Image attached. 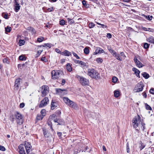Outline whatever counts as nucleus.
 <instances>
[{
  "label": "nucleus",
  "instance_id": "obj_1",
  "mask_svg": "<svg viewBox=\"0 0 154 154\" xmlns=\"http://www.w3.org/2000/svg\"><path fill=\"white\" fill-rule=\"evenodd\" d=\"M132 125L135 128L138 127L140 130L143 131L145 129V124L143 123L139 115L135 116L132 120Z\"/></svg>",
  "mask_w": 154,
  "mask_h": 154
},
{
  "label": "nucleus",
  "instance_id": "obj_2",
  "mask_svg": "<svg viewBox=\"0 0 154 154\" xmlns=\"http://www.w3.org/2000/svg\"><path fill=\"white\" fill-rule=\"evenodd\" d=\"M24 147L27 154H29V153L32 150V146L30 143L28 142H25L24 145L21 144L19 146V152L20 154H26L24 149Z\"/></svg>",
  "mask_w": 154,
  "mask_h": 154
},
{
  "label": "nucleus",
  "instance_id": "obj_3",
  "mask_svg": "<svg viewBox=\"0 0 154 154\" xmlns=\"http://www.w3.org/2000/svg\"><path fill=\"white\" fill-rule=\"evenodd\" d=\"M13 121H15L17 124L21 125L23 122V117L22 115L18 112H15L13 116Z\"/></svg>",
  "mask_w": 154,
  "mask_h": 154
},
{
  "label": "nucleus",
  "instance_id": "obj_4",
  "mask_svg": "<svg viewBox=\"0 0 154 154\" xmlns=\"http://www.w3.org/2000/svg\"><path fill=\"white\" fill-rule=\"evenodd\" d=\"M88 75L92 78L94 79H100L99 74L97 71L94 69H88Z\"/></svg>",
  "mask_w": 154,
  "mask_h": 154
},
{
  "label": "nucleus",
  "instance_id": "obj_5",
  "mask_svg": "<svg viewBox=\"0 0 154 154\" xmlns=\"http://www.w3.org/2000/svg\"><path fill=\"white\" fill-rule=\"evenodd\" d=\"M63 101L68 106L72 107L74 109H77L78 107L77 104L72 101L70 100L68 97H63Z\"/></svg>",
  "mask_w": 154,
  "mask_h": 154
},
{
  "label": "nucleus",
  "instance_id": "obj_6",
  "mask_svg": "<svg viewBox=\"0 0 154 154\" xmlns=\"http://www.w3.org/2000/svg\"><path fill=\"white\" fill-rule=\"evenodd\" d=\"M77 77L79 80L80 83L83 86L88 85L89 84V82L88 79L79 75H77Z\"/></svg>",
  "mask_w": 154,
  "mask_h": 154
},
{
  "label": "nucleus",
  "instance_id": "obj_7",
  "mask_svg": "<svg viewBox=\"0 0 154 154\" xmlns=\"http://www.w3.org/2000/svg\"><path fill=\"white\" fill-rule=\"evenodd\" d=\"M143 84L141 82H139L135 87L134 91L135 92L142 91L143 90Z\"/></svg>",
  "mask_w": 154,
  "mask_h": 154
},
{
  "label": "nucleus",
  "instance_id": "obj_8",
  "mask_svg": "<svg viewBox=\"0 0 154 154\" xmlns=\"http://www.w3.org/2000/svg\"><path fill=\"white\" fill-rule=\"evenodd\" d=\"M49 91V87L46 85H44L42 86V91H41V96L42 97L46 96Z\"/></svg>",
  "mask_w": 154,
  "mask_h": 154
},
{
  "label": "nucleus",
  "instance_id": "obj_9",
  "mask_svg": "<svg viewBox=\"0 0 154 154\" xmlns=\"http://www.w3.org/2000/svg\"><path fill=\"white\" fill-rule=\"evenodd\" d=\"M51 78L53 79H58L60 77L59 71L54 70L51 72Z\"/></svg>",
  "mask_w": 154,
  "mask_h": 154
},
{
  "label": "nucleus",
  "instance_id": "obj_10",
  "mask_svg": "<svg viewBox=\"0 0 154 154\" xmlns=\"http://www.w3.org/2000/svg\"><path fill=\"white\" fill-rule=\"evenodd\" d=\"M49 103V99L47 97H45L39 105L40 108H42L46 106Z\"/></svg>",
  "mask_w": 154,
  "mask_h": 154
},
{
  "label": "nucleus",
  "instance_id": "obj_11",
  "mask_svg": "<svg viewBox=\"0 0 154 154\" xmlns=\"http://www.w3.org/2000/svg\"><path fill=\"white\" fill-rule=\"evenodd\" d=\"M56 94L60 95H63L67 94V91L65 90H62L60 88L56 89Z\"/></svg>",
  "mask_w": 154,
  "mask_h": 154
},
{
  "label": "nucleus",
  "instance_id": "obj_12",
  "mask_svg": "<svg viewBox=\"0 0 154 154\" xmlns=\"http://www.w3.org/2000/svg\"><path fill=\"white\" fill-rule=\"evenodd\" d=\"M134 60L137 66L139 68H141L143 66V64L139 61L136 57H135Z\"/></svg>",
  "mask_w": 154,
  "mask_h": 154
},
{
  "label": "nucleus",
  "instance_id": "obj_13",
  "mask_svg": "<svg viewBox=\"0 0 154 154\" xmlns=\"http://www.w3.org/2000/svg\"><path fill=\"white\" fill-rule=\"evenodd\" d=\"M21 81V79H17L15 81L14 86L15 87L17 88V89H18L19 87V85H20Z\"/></svg>",
  "mask_w": 154,
  "mask_h": 154
},
{
  "label": "nucleus",
  "instance_id": "obj_14",
  "mask_svg": "<svg viewBox=\"0 0 154 154\" xmlns=\"http://www.w3.org/2000/svg\"><path fill=\"white\" fill-rule=\"evenodd\" d=\"M132 70L134 72V74L137 76L140 77L139 76V74L140 73V71L139 70L135 68H132Z\"/></svg>",
  "mask_w": 154,
  "mask_h": 154
},
{
  "label": "nucleus",
  "instance_id": "obj_15",
  "mask_svg": "<svg viewBox=\"0 0 154 154\" xmlns=\"http://www.w3.org/2000/svg\"><path fill=\"white\" fill-rule=\"evenodd\" d=\"M56 116L54 115H53L50 116L49 119L51 120V121L53 120L55 122H57L58 120L57 119H56Z\"/></svg>",
  "mask_w": 154,
  "mask_h": 154
},
{
  "label": "nucleus",
  "instance_id": "obj_16",
  "mask_svg": "<svg viewBox=\"0 0 154 154\" xmlns=\"http://www.w3.org/2000/svg\"><path fill=\"white\" fill-rule=\"evenodd\" d=\"M61 54L65 56H69L71 55V53L67 50H65L61 53Z\"/></svg>",
  "mask_w": 154,
  "mask_h": 154
},
{
  "label": "nucleus",
  "instance_id": "obj_17",
  "mask_svg": "<svg viewBox=\"0 0 154 154\" xmlns=\"http://www.w3.org/2000/svg\"><path fill=\"white\" fill-rule=\"evenodd\" d=\"M14 10L16 12H17L20 9V6L18 3L15 1V5Z\"/></svg>",
  "mask_w": 154,
  "mask_h": 154
},
{
  "label": "nucleus",
  "instance_id": "obj_18",
  "mask_svg": "<svg viewBox=\"0 0 154 154\" xmlns=\"http://www.w3.org/2000/svg\"><path fill=\"white\" fill-rule=\"evenodd\" d=\"M147 41L150 43L154 44V38L153 37L151 36L146 39Z\"/></svg>",
  "mask_w": 154,
  "mask_h": 154
},
{
  "label": "nucleus",
  "instance_id": "obj_19",
  "mask_svg": "<svg viewBox=\"0 0 154 154\" xmlns=\"http://www.w3.org/2000/svg\"><path fill=\"white\" fill-rule=\"evenodd\" d=\"M27 30H29L30 32H31L33 34H35V30L32 27H29L27 28Z\"/></svg>",
  "mask_w": 154,
  "mask_h": 154
},
{
  "label": "nucleus",
  "instance_id": "obj_20",
  "mask_svg": "<svg viewBox=\"0 0 154 154\" xmlns=\"http://www.w3.org/2000/svg\"><path fill=\"white\" fill-rule=\"evenodd\" d=\"M114 96L116 97H118L120 95V92L119 91L116 90L114 92Z\"/></svg>",
  "mask_w": 154,
  "mask_h": 154
},
{
  "label": "nucleus",
  "instance_id": "obj_21",
  "mask_svg": "<svg viewBox=\"0 0 154 154\" xmlns=\"http://www.w3.org/2000/svg\"><path fill=\"white\" fill-rule=\"evenodd\" d=\"M96 51L98 52V53H103L104 52V51L103 49L98 47L96 48Z\"/></svg>",
  "mask_w": 154,
  "mask_h": 154
},
{
  "label": "nucleus",
  "instance_id": "obj_22",
  "mask_svg": "<svg viewBox=\"0 0 154 154\" xmlns=\"http://www.w3.org/2000/svg\"><path fill=\"white\" fill-rule=\"evenodd\" d=\"M114 57L116 58V59L120 61H122V57H121L120 56L119 54H117L116 53L113 56Z\"/></svg>",
  "mask_w": 154,
  "mask_h": 154
},
{
  "label": "nucleus",
  "instance_id": "obj_23",
  "mask_svg": "<svg viewBox=\"0 0 154 154\" xmlns=\"http://www.w3.org/2000/svg\"><path fill=\"white\" fill-rule=\"evenodd\" d=\"M66 68L67 70L71 72L72 70V68L69 63H68L66 65Z\"/></svg>",
  "mask_w": 154,
  "mask_h": 154
},
{
  "label": "nucleus",
  "instance_id": "obj_24",
  "mask_svg": "<svg viewBox=\"0 0 154 154\" xmlns=\"http://www.w3.org/2000/svg\"><path fill=\"white\" fill-rule=\"evenodd\" d=\"M56 103L53 102V101H52L51 104V109L52 110L54 109L56 107H57V106L56 105Z\"/></svg>",
  "mask_w": 154,
  "mask_h": 154
},
{
  "label": "nucleus",
  "instance_id": "obj_25",
  "mask_svg": "<svg viewBox=\"0 0 154 154\" xmlns=\"http://www.w3.org/2000/svg\"><path fill=\"white\" fill-rule=\"evenodd\" d=\"M82 4L85 7L88 8L89 7V4H87L85 0L82 1Z\"/></svg>",
  "mask_w": 154,
  "mask_h": 154
},
{
  "label": "nucleus",
  "instance_id": "obj_26",
  "mask_svg": "<svg viewBox=\"0 0 154 154\" xmlns=\"http://www.w3.org/2000/svg\"><path fill=\"white\" fill-rule=\"evenodd\" d=\"M143 76L146 79H147L149 77V75L147 73L144 72L142 74Z\"/></svg>",
  "mask_w": 154,
  "mask_h": 154
},
{
  "label": "nucleus",
  "instance_id": "obj_27",
  "mask_svg": "<svg viewBox=\"0 0 154 154\" xmlns=\"http://www.w3.org/2000/svg\"><path fill=\"white\" fill-rule=\"evenodd\" d=\"M79 64L81 65L82 67L86 66V67H87L88 66L86 63H85L82 61H80L79 62Z\"/></svg>",
  "mask_w": 154,
  "mask_h": 154
},
{
  "label": "nucleus",
  "instance_id": "obj_28",
  "mask_svg": "<svg viewBox=\"0 0 154 154\" xmlns=\"http://www.w3.org/2000/svg\"><path fill=\"white\" fill-rule=\"evenodd\" d=\"M84 53L86 54H88L89 53V48L87 47H86L84 48Z\"/></svg>",
  "mask_w": 154,
  "mask_h": 154
},
{
  "label": "nucleus",
  "instance_id": "obj_29",
  "mask_svg": "<svg viewBox=\"0 0 154 154\" xmlns=\"http://www.w3.org/2000/svg\"><path fill=\"white\" fill-rule=\"evenodd\" d=\"M25 41L24 40L20 39L19 40V44L20 46H22L25 44Z\"/></svg>",
  "mask_w": 154,
  "mask_h": 154
},
{
  "label": "nucleus",
  "instance_id": "obj_30",
  "mask_svg": "<svg viewBox=\"0 0 154 154\" xmlns=\"http://www.w3.org/2000/svg\"><path fill=\"white\" fill-rule=\"evenodd\" d=\"M44 116L42 115H38L37 116L36 119L37 120H40L42 119Z\"/></svg>",
  "mask_w": 154,
  "mask_h": 154
},
{
  "label": "nucleus",
  "instance_id": "obj_31",
  "mask_svg": "<svg viewBox=\"0 0 154 154\" xmlns=\"http://www.w3.org/2000/svg\"><path fill=\"white\" fill-rule=\"evenodd\" d=\"M44 38V37H43L38 38L37 39V41L39 42H41L43 40Z\"/></svg>",
  "mask_w": 154,
  "mask_h": 154
},
{
  "label": "nucleus",
  "instance_id": "obj_32",
  "mask_svg": "<svg viewBox=\"0 0 154 154\" xmlns=\"http://www.w3.org/2000/svg\"><path fill=\"white\" fill-rule=\"evenodd\" d=\"M60 24L61 25L63 26L65 25V21L63 20H62L60 21Z\"/></svg>",
  "mask_w": 154,
  "mask_h": 154
},
{
  "label": "nucleus",
  "instance_id": "obj_33",
  "mask_svg": "<svg viewBox=\"0 0 154 154\" xmlns=\"http://www.w3.org/2000/svg\"><path fill=\"white\" fill-rule=\"evenodd\" d=\"M42 115L44 116L46 114V111L45 109H42L41 111Z\"/></svg>",
  "mask_w": 154,
  "mask_h": 154
},
{
  "label": "nucleus",
  "instance_id": "obj_34",
  "mask_svg": "<svg viewBox=\"0 0 154 154\" xmlns=\"http://www.w3.org/2000/svg\"><path fill=\"white\" fill-rule=\"evenodd\" d=\"M19 59L20 60H26V58L23 55H21L19 56Z\"/></svg>",
  "mask_w": 154,
  "mask_h": 154
},
{
  "label": "nucleus",
  "instance_id": "obj_35",
  "mask_svg": "<svg viewBox=\"0 0 154 154\" xmlns=\"http://www.w3.org/2000/svg\"><path fill=\"white\" fill-rule=\"evenodd\" d=\"M126 150L127 153H129L130 152V149L129 147V143H127L126 144Z\"/></svg>",
  "mask_w": 154,
  "mask_h": 154
},
{
  "label": "nucleus",
  "instance_id": "obj_36",
  "mask_svg": "<svg viewBox=\"0 0 154 154\" xmlns=\"http://www.w3.org/2000/svg\"><path fill=\"white\" fill-rule=\"evenodd\" d=\"M88 26L90 28H91L94 26L95 24L91 22L89 23Z\"/></svg>",
  "mask_w": 154,
  "mask_h": 154
},
{
  "label": "nucleus",
  "instance_id": "obj_37",
  "mask_svg": "<svg viewBox=\"0 0 154 154\" xmlns=\"http://www.w3.org/2000/svg\"><path fill=\"white\" fill-rule=\"evenodd\" d=\"M118 81V79L116 77H113L112 79V81L113 82L116 83Z\"/></svg>",
  "mask_w": 154,
  "mask_h": 154
},
{
  "label": "nucleus",
  "instance_id": "obj_38",
  "mask_svg": "<svg viewBox=\"0 0 154 154\" xmlns=\"http://www.w3.org/2000/svg\"><path fill=\"white\" fill-rule=\"evenodd\" d=\"M96 61L98 63H101L103 61V60L101 58H98L96 59Z\"/></svg>",
  "mask_w": 154,
  "mask_h": 154
},
{
  "label": "nucleus",
  "instance_id": "obj_39",
  "mask_svg": "<svg viewBox=\"0 0 154 154\" xmlns=\"http://www.w3.org/2000/svg\"><path fill=\"white\" fill-rule=\"evenodd\" d=\"M6 32H10L11 30V28L10 27L8 26L5 28Z\"/></svg>",
  "mask_w": 154,
  "mask_h": 154
},
{
  "label": "nucleus",
  "instance_id": "obj_40",
  "mask_svg": "<svg viewBox=\"0 0 154 154\" xmlns=\"http://www.w3.org/2000/svg\"><path fill=\"white\" fill-rule=\"evenodd\" d=\"M67 20L68 22L70 24H72L74 23V21L72 20L69 18H68Z\"/></svg>",
  "mask_w": 154,
  "mask_h": 154
},
{
  "label": "nucleus",
  "instance_id": "obj_41",
  "mask_svg": "<svg viewBox=\"0 0 154 154\" xmlns=\"http://www.w3.org/2000/svg\"><path fill=\"white\" fill-rule=\"evenodd\" d=\"M41 60L42 61H44L45 62H47L48 61L47 59L45 57H42L41 58Z\"/></svg>",
  "mask_w": 154,
  "mask_h": 154
},
{
  "label": "nucleus",
  "instance_id": "obj_42",
  "mask_svg": "<svg viewBox=\"0 0 154 154\" xmlns=\"http://www.w3.org/2000/svg\"><path fill=\"white\" fill-rule=\"evenodd\" d=\"M43 51V50H38L37 54V55H38V56H37V57H38V56L41 54V53Z\"/></svg>",
  "mask_w": 154,
  "mask_h": 154
},
{
  "label": "nucleus",
  "instance_id": "obj_43",
  "mask_svg": "<svg viewBox=\"0 0 154 154\" xmlns=\"http://www.w3.org/2000/svg\"><path fill=\"white\" fill-rule=\"evenodd\" d=\"M3 62L4 63H9V61L8 60V59L6 58L4 59L3 60Z\"/></svg>",
  "mask_w": 154,
  "mask_h": 154
},
{
  "label": "nucleus",
  "instance_id": "obj_44",
  "mask_svg": "<svg viewBox=\"0 0 154 154\" xmlns=\"http://www.w3.org/2000/svg\"><path fill=\"white\" fill-rule=\"evenodd\" d=\"M72 54L77 59H79L80 57L78 56V55L75 53L73 52H72Z\"/></svg>",
  "mask_w": 154,
  "mask_h": 154
},
{
  "label": "nucleus",
  "instance_id": "obj_45",
  "mask_svg": "<svg viewBox=\"0 0 154 154\" xmlns=\"http://www.w3.org/2000/svg\"><path fill=\"white\" fill-rule=\"evenodd\" d=\"M152 16H148L146 17V18L147 20H152Z\"/></svg>",
  "mask_w": 154,
  "mask_h": 154
},
{
  "label": "nucleus",
  "instance_id": "obj_46",
  "mask_svg": "<svg viewBox=\"0 0 154 154\" xmlns=\"http://www.w3.org/2000/svg\"><path fill=\"white\" fill-rule=\"evenodd\" d=\"M149 45L147 43H145L144 45V47L146 49L149 47Z\"/></svg>",
  "mask_w": 154,
  "mask_h": 154
},
{
  "label": "nucleus",
  "instance_id": "obj_47",
  "mask_svg": "<svg viewBox=\"0 0 154 154\" xmlns=\"http://www.w3.org/2000/svg\"><path fill=\"white\" fill-rule=\"evenodd\" d=\"M0 150L5 151V148L4 146L0 145Z\"/></svg>",
  "mask_w": 154,
  "mask_h": 154
},
{
  "label": "nucleus",
  "instance_id": "obj_48",
  "mask_svg": "<svg viewBox=\"0 0 154 154\" xmlns=\"http://www.w3.org/2000/svg\"><path fill=\"white\" fill-rule=\"evenodd\" d=\"M140 144L141 146H140V150H141L145 147V146L143 145V143L141 142Z\"/></svg>",
  "mask_w": 154,
  "mask_h": 154
},
{
  "label": "nucleus",
  "instance_id": "obj_49",
  "mask_svg": "<svg viewBox=\"0 0 154 154\" xmlns=\"http://www.w3.org/2000/svg\"><path fill=\"white\" fill-rule=\"evenodd\" d=\"M150 93L152 94H154V89L153 88H151L150 91H149Z\"/></svg>",
  "mask_w": 154,
  "mask_h": 154
},
{
  "label": "nucleus",
  "instance_id": "obj_50",
  "mask_svg": "<svg viewBox=\"0 0 154 154\" xmlns=\"http://www.w3.org/2000/svg\"><path fill=\"white\" fill-rule=\"evenodd\" d=\"M24 106H25V104L23 103H20V108H23Z\"/></svg>",
  "mask_w": 154,
  "mask_h": 154
},
{
  "label": "nucleus",
  "instance_id": "obj_51",
  "mask_svg": "<svg viewBox=\"0 0 154 154\" xmlns=\"http://www.w3.org/2000/svg\"><path fill=\"white\" fill-rule=\"evenodd\" d=\"M146 108L147 109L151 110L152 109L148 105H146Z\"/></svg>",
  "mask_w": 154,
  "mask_h": 154
},
{
  "label": "nucleus",
  "instance_id": "obj_52",
  "mask_svg": "<svg viewBox=\"0 0 154 154\" xmlns=\"http://www.w3.org/2000/svg\"><path fill=\"white\" fill-rule=\"evenodd\" d=\"M99 25H100L102 26V27L103 28H104V27H105V28H106V26H105V25L104 24H101L98 22H96Z\"/></svg>",
  "mask_w": 154,
  "mask_h": 154
},
{
  "label": "nucleus",
  "instance_id": "obj_53",
  "mask_svg": "<svg viewBox=\"0 0 154 154\" xmlns=\"http://www.w3.org/2000/svg\"><path fill=\"white\" fill-rule=\"evenodd\" d=\"M110 53L113 55V56L116 53V52L114 51L113 50H112L111 51H110Z\"/></svg>",
  "mask_w": 154,
  "mask_h": 154
},
{
  "label": "nucleus",
  "instance_id": "obj_54",
  "mask_svg": "<svg viewBox=\"0 0 154 154\" xmlns=\"http://www.w3.org/2000/svg\"><path fill=\"white\" fill-rule=\"evenodd\" d=\"M110 53L113 55V56L116 53V52L114 51L113 50H112L111 51H110Z\"/></svg>",
  "mask_w": 154,
  "mask_h": 154
},
{
  "label": "nucleus",
  "instance_id": "obj_55",
  "mask_svg": "<svg viewBox=\"0 0 154 154\" xmlns=\"http://www.w3.org/2000/svg\"><path fill=\"white\" fill-rule=\"evenodd\" d=\"M148 31L152 32H154V29L150 28H147Z\"/></svg>",
  "mask_w": 154,
  "mask_h": 154
},
{
  "label": "nucleus",
  "instance_id": "obj_56",
  "mask_svg": "<svg viewBox=\"0 0 154 154\" xmlns=\"http://www.w3.org/2000/svg\"><path fill=\"white\" fill-rule=\"evenodd\" d=\"M55 51H56L57 53H59L60 54H61V53H62V52H61L60 51V50L58 49H57V48H56V49H55Z\"/></svg>",
  "mask_w": 154,
  "mask_h": 154
},
{
  "label": "nucleus",
  "instance_id": "obj_57",
  "mask_svg": "<svg viewBox=\"0 0 154 154\" xmlns=\"http://www.w3.org/2000/svg\"><path fill=\"white\" fill-rule=\"evenodd\" d=\"M107 37L109 38H111L112 35L110 33H107Z\"/></svg>",
  "mask_w": 154,
  "mask_h": 154
},
{
  "label": "nucleus",
  "instance_id": "obj_58",
  "mask_svg": "<svg viewBox=\"0 0 154 154\" xmlns=\"http://www.w3.org/2000/svg\"><path fill=\"white\" fill-rule=\"evenodd\" d=\"M143 97L145 98H146L147 97L146 94L145 92H144L143 93Z\"/></svg>",
  "mask_w": 154,
  "mask_h": 154
},
{
  "label": "nucleus",
  "instance_id": "obj_59",
  "mask_svg": "<svg viewBox=\"0 0 154 154\" xmlns=\"http://www.w3.org/2000/svg\"><path fill=\"white\" fill-rule=\"evenodd\" d=\"M53 8L52 7L48 8V11L50 12L53 10Z\"/></svg>",
  "mask_w": 154,
  "mask_h": 154
},
{
  "label": "nucleus",
  "instance_id": "obj_60",
  "mask_svg": "<svg viewBox=\"0 0 154 154\" xmlns=\"http://www.w3.org/2000/svg\"><path fill=\"white\" fill-rule=\"evenodd\" d=\"M121 57H122L123 58H124L125 57L124 54L123 52H121Z\"/></svg>",
  "mask_w": 154,
  "mask_h": 154
},
{
  "label": "nucleus",
  "instance_id": "obj_61",
  "mask_svg": "<svg viewBox=\"0 0 154 154\" xmlns=\"http://www.w3.org/2000/svg\"><path fill=\"white\" fill-rule=\"evenodd\" d=\"M57 134L58 136L59 137H61V136L62 135V133L61 132H57Z\"/></svg>",
  "mask_w": 154,
  "mask_h": 154
},
{
  "label": "nucleus",
  "instance_id": "obj_62",
  "mask_svg": "<svg viewBox=\"0 0 154 154\" xmlns=\"http://www.w3.org/2000/svg\"><path fill=\"white\" fill-rule=\"evenodd\" d=\"M65 83V81L64 79H63L62 80L61 84L62 85H63Z\"/></svg>",
  "mask_w": 154,
  "mask_h": 154
},
{
  "label": "nucleus",
  "instance_id": "obj_63",
  "mask_svg": "<svg viewBox=\"0 0 154 154\" xmlns=\"http://www.w3.org/2000/svg\"><path fill=\"white\" fill-rule=\"evenodd\" d=\"M102 148L103 150H104V151H106V149L104 146H102Z\"/></svg>",
  "mask_w": 154,
  "mask_h": 154
},
{
  "label": "nucleus",
  "instance_id": "obj_64",
  "mask_svg": "<svg viewBox=\"0 0 154 154\" xmlns=\"http://www.w3.org/2000/svg\"><path fill=\"white\" fill-rule=\"evenodd\" d=\"M65 62V59H62L61 60V62L62 63H64Z\"/></svg>",
  "mask_w": 154,
  "mask_h": 154
}]
</instances>
